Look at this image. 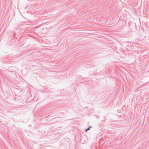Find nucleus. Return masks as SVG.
Instances as JSON below:
<instances>
[{
	"instance_id": "nucleus-1",
	"label": "nucleus",
	"mask_w": 149,
	"mask_h": 149,
	"mask_svg": "<svg viewBox=\"0 0 149 149\" xmlns=\"http://www.w3.org/2000/svg\"><path fill=\"white\" fill-rule=\"evenodd\" d=\"M90 130L89 128H88L87 129H86V131H87V130Z\"/></svg>"
}]
</instances>
